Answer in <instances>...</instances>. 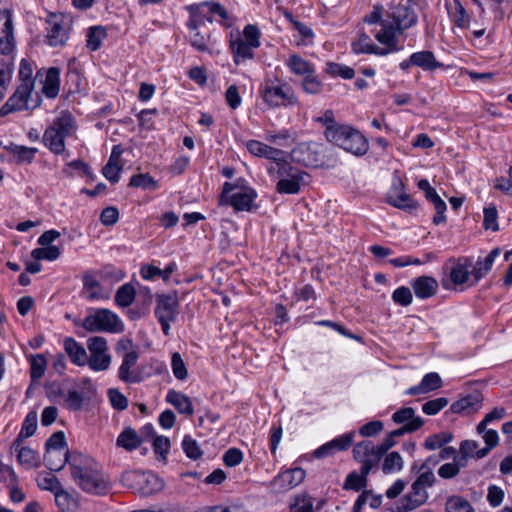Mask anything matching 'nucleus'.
Masks as SVG:
<instances>
[{
    "instance_id": "obj_39",
    "label": "nucleus",
    "mask_w": 512,
    "mask_h": 512,
    "mask_svg": "<svg viewBox=\"0 0 512 512\" xmlns=\"http://www.w3.org/2000/svg\"><path fill=\"white\" fill-rule=\"evenodd\" d=\"M5 149L22 163H31L38 152L37 148L17 145L14 143L6 146Z\"/></svg>"
},
{
    "instance_id": "obj_10",
    "label": "nucleus",
    "mask_w": 512,
    "mask_h": 512,
    "mask_svg": "<svg viewBox=\"0 0 512 512\" xmlns=\"http://www.w3.org/2000/svg\"><path fill=\"white\" fill-rule=\"evenodd\" d=\"M41 99L28 82L21 83L14 94L1 107L0 114L7 115L20 110H33L40 105Z\"/></svg>"
},
{
    "instance_id": "obj_25",
    "label": "nucleus",
    "mask_w": 512,
    "mask_h": 512,
    "mask_svg": "<svg viewBox=\"0 0 512 512\" xmlns=\"http://www.w3.org/2000/svg\"><path fill=\"white\" fill-rule=\"evenodd\" d=\"M63 347L74 365L79 367L86 365L88 362V350H86L82 344L78 343L72 337H67L64 339Z\"/></svg>"
},
{
    "instance_id": "obj_26",
    "label": "nucleus",
    "mask_w": 512,
    "mask_h": 512,
    "mask_svg": "<svg viewBox=\"0 0 512 512\" xmlns=\"http://www.w3.org/2000/svg\"><path fill=\"white\" fill-rule=\"evenodd\" d=\"M83 291L88 300H98L107 298L104 293L103 287L100 284L96 272L88 271L83 277Z\"/></svg>"
},
{
    "instance_id": "obj_51",
    "label": "nucleus",
    "mask_w": 512,
    "mask_h": 512,
    "mask_svg": "<svg viewBox=\"0 0 512 512\" xmlns=\"http://www.w3.org/2000/svg\"><path fill=\"white\" fill-rule=\"evenodd\" d=\"M84 397L82 393L75 389H69L64 395V407L70 411H79L82 409Z\"/></svg>"
},
{
    "instance_id": "obj_7",
    "label": "nucleus",
    "mask_w": 512,
    "mask_h": 512,
    "mask_svg": "<svg viewBox=\"0 0 512 512\" xmlns=\"http://www.w3.org/2000/svg\"><path fill=\"white\" fill-rule=\"evenodd\" d=\"M154 314L164 335L170 334L171 323L177 320L179 315V299L176 292L157 294L155 298Z\"/></svg>"
},
{
    "instance_id": "obj_2",
    "label": "nucleus",
    "mask_w": 512,
    "mask_h": 512,
    "mask_svg": "<svg viewBox=\"0 0 512 512\" xmlns=\"http://www.w3.org/2000/svg\"><path fill=\"white\" fill-rule=\"evenodd\" d=\"M70 471L72 479L84 492L95 495H104L108 492L109 481L90 456L72 452Z\"/></svg>"
},
{
    "instance_id": "obj_59",
    "label": "nucleus",
    "mask_w": 512,
    "mask_h": 512,
    "mask_svg": "<svg viewBox=\"0 0 512 512\" xmlns=\"http://www.w3.org/2000/svg\"><path fill=\"white\" fill-rule=\"evenodd\" d=\"M326 71L332 76H339L343 79H352L355 75L351 67L338 63H328Z\"/></svg>"
},
{
    "instance_id": "obj_33",
    "label": "nucleus",
    "mask_w": 512,
    "mask_h": 512,
    "mask_svg": "<svg viewBox=\"0 0 512 512\" xmlns=\"http://www.w3.org/2000/svg\"><path fill=\"white\" fill-rule=\"evenodd\" d=\"M166 401L174 406L181 414L191 416L194 413L190 398L181 392L169 390L166 395Z\"/></svg>"
},
{
    "instance_id": "obj_36",
    "label": "nucleus",
    "mask_w": 512,
    "mask_h": 512,
    "mask_svg": "<svg viewBox=\"0 0 512 512\" xmlns=\"http://www.w3.org/2000/svg\"><path fill=\"white\" fill-rule=\"evenodd\" d=\"M286 65L289 67L292 73L304 77L310 74H314L315 72L313 64L296 54L289 56V58L286 60Z\"/></svg>"
},
{
    "instance_id": "obj_46",
    "label": "nucleus",
    "mask_w": 512,
    "mask_h": 512,
    "mask_svg": "<svg viewBox=\"0 0 512 512\" xmlns=\"http://www.w3.org/2000/svg\"><path fill=\"white\" fill-rule=\"evenodd\" d=\"M452 439L453 436L451 433L440 432L438 434L428 436L424 442V447L427 450L441 449L444 445L450 443Z\"/></svg>"
},
{
    "instance_id": "obj_5",
    "label": "nucleus",
    "mask_w": 512,
    "mask_h": 512,
    "mask_svg": "<svg viewBox=\"0 0 512 512\" xmlns=\"http://www.w3.org/2000/svg\"><path fill=\"white\" fill-rule=\"evenodd\" d=\"M256 198L257 193L250 186L242 185L240 181L225 182L219 197V205H230L236 211H251Z\"/></svg>"
},
{
    "instance_id": "obj_60",
    "label": "nucleus",
    "mask_w": 512,
    "mask_h": 512,
    "mask_svg": "<svg viewBox=\"0 0 512 512\" xmlns=\"http://www.w3.org/2000/svg\"><path fill=\"white\" fill-rule=\"evenodd\" d=\"M17 458L19 463L27 468L36 467L38 464L36 452L29 447H22L18 452Z\"/></svg>"
},
{
    "instance_id": "obj_1",
    "label": "nucleus",
    "mask_w": 512,
    "mask_h": 512,
    "mask_svg": "<svg viewBox=\"0 0 512 512\" xmlns=\"http://www.w3.org/2000/svg\"><path fill=\"white\" fill-rule=\"evenodd\" d=\"M364 20L374 25L371 33L382 47L375 45L368 34L362 33L352 43V50L356 54L386 56L402 49L398 43V35L414 26L417 23V16L406 6H397L391 12H385L382 7H374Z\"/></svg>"
},
{
    "instance_id": "obj_18",
    "label": "nucleus",
    "mask_w": 512,
    "mask_h": 512,
    "mask_svg": "<svg viewBox=\"0 0 512 512\" xmlns=\"http://www.w3.org/2000/svg\"><path fill=\"white\" fill-rule=\"evenodd\" d=\"M305 476V470L300 467H296L280 473L274 478L272 484L279 491H288L301 484L304 481Z\"/></svg>"
},
{
    "instance_id": "obj_31",
    "label": "nucleus",
    "mask_w": 512,
    "mask_h": 512,
    "mask_svg": "<svg viewBox=\"0 0 512 512\" xmlns=\"http://www.w3.org/2000/svg\"><path fill=\"white\" fill-rule=\"evenodd\" d=\"M471 261L469 258H460L452 266L449 272V280L456 286L463 285L469 280L471 272L469 266Z\"/></svg>"
},
{
    "instance_id": "obj_9",
    "label": "nucleus",
    "mask_w": 512,
    "mask_h": 512,
    "mask_svg": "<svg viewBox=\"0 0 512 512\" xmlns=\"http://www.w3.org/2000/svg\"><path fill=\"white\" fill-rule=\"evenodd\" d=\"M88 362L86 365L94 372L107 371L112 363V356L106 338L93 336L87 339Z\"/></svg>"
},
{
    "instance_id": "obj_3",
    "label": "nucleus",
    "mask_w": 512,
    "mask_h": 512,
    "mask_svg": "<svg viewBox=\"0 0 512 512\" xmlns=\"http://www.w3.org/2000/svg\"><path fill=\"white\" fill-rule=\"evenodd\" d=\"M76 131V121L68 111H62L43 133L42 141L46 148L54 154L65 152V139Z\"/></svg>"
},
{
    "instance_id": "obj_16",
    "label": "nucleus",
    "mask_w": 512,
    "mask_h": 512,
    "mask_svg": "<svg viewBox=\"0 0 512 512\" xmlns=\"http://www.w3.org/2000/svg\"><path fill=\"white\" fill-rule=\"evenodd\" d=\"M14 50L12 17L8 10L0 11V53L7 55Z\"/></svg>"
},
{
    "instance_id": "obj_44",
    "label": "nucleus",
    "mask_w": 512,
    "mask_h": 512,
    "mask_svg": "<svg viewBox=\"0 0 512 512\" xmlns=\"http://www.w3.org/2000/svg\"><path fill=\"white\" fill-rule=\"evenodd\" d=\"M205 9H207V11L210 14L217 15L223 20L228 19V13H227L226 9L221 4L216 3V2L207 1V2L201 3L195 11V12L202 11V13L204 15V16H202L203 23L205 22V20L212 22V19L210 17L206 16Z\"/></svg>"
},
{
    "instance_id": "obj_17",
    "label": "nucleus",
    "mask_w": 512,
    "mask_h": 512,
    "mask_svg": "<svg viewBox=\"0 0 512 512\" xmlns=\"http://www.w3.org/2000/svg\"><path fill=\"white\" fill-rule=\"evenodd\" d=\"M354 432H349L343 435H340L333 440L323 444L319 448H317L313 455L316 458H324L330 455H333L337 451H345L347 450L354 441Z\"/></svg>"
},
{
    "instance_id": "obj_13",
    "label": "nucleus",
    "mask_w": 512,
    "mask_h": 512,
    "mask_svg": "<svg viewBox=\"0 0 512 512\" xmlns=\"http://www.w3.org/2000/svg\"><path fill=\"white\" fill-rule=\"evenodd\" d=\"M386 201L393 207L406 211H412L418 207L417 202L406 193L405 186L400 178L394 179L386 195Z\"/></svg>"
},
{
    "instance_id": "obj_11",
    "label": "nucleus",
    "mask_w": 512,
    "mask_h": 512,
    "mask_svg": "<svg viewBox=\"0 0 512 512\" xmlns=\"http://www.w3.org/2000/svg\"><path fill=\"white\" fill-rule=\"evenodd\" d=\"M354 459L362 464L361 472L368 475L382 458L377 446L370 440L357 443L353 448Z\"/></svg>"
},
{
    "instance_id": "obj_63",
    "label": "nucleus",
    "mask_w": 512,
    "mask_h": 512,
    "mask_svg": "<svg viewBox=\"0 0 512 512\" xmlns=\"http://www.w3.org/2000/svg\"><path fill=\"white\" fill-rule=\"evenodd\" d=\"M484 220L483 226L486 230L497 231L498 227V212L495 206H489L484 208Z\"/></svg>"
},
{
    "instance_id": "obj_40",
    "label": "nucleus",
    "mask_w": 512,
    "mask_h": 512,
    "mask_svg": "<svg viewBox=\"0 0 512 512\" xmlns=\"http://www.w3.org/2000/svg\"><path fill=\"white\" fill-rule=\"evenodd\" d=\"M37 429V414L29 412L22 424L21 430L17 436L15 444L19 445L24 439L31 437Z\"/></svg>"
},
{
    "instance_id": "obj_14",
    "label": "nucleus",
    "mask_w": 512,
    "mask_h": 512,
    "mask_svg": "<svg viewBox=\"0 0 512 512\" xmlns=\"http://www.w3.org/2000/svg\"><path fill=\"white\" fill-rule=\"evenodd\" d=\"M46 41L51 47L63 46L68 40V28L60 15H50L47 19Z\"/></svg>"
},
{
    "instance_id": "obj_4",
    "label": "nucleus",
    "mask_w": 512,
    "mask_h": 512,
    "mask_svg": "<svg viewBox=\"0 0 512 512\" xmlns=\"http://www.w3.org/2000/svg\"><path fill=\"white\" fill-rule=\"evenodd\" d=\"M259 95L272 109L293 106L298 102L293 87L279 77L266 78L259 87Z\"/></svg>"
},
{
    "instance_id": "obj_53",
    "label": "nucleus",
    "mask_w": 512,
    "mask_h": 512,
    "mask_svg": "<svg viewBox=\"0 0 512 512\" xmlns=\"http://www.w3.org/2000/svg\"><path fill=\"white\" fill-rule=\"evenodd\" d=\"M416 419H422L420 416L415 415V410L411 407L401 408L392 415V420L396 424H411Z\"/></svg>"
},
{
    "instance_id": "obj_45",
    "label": "nucleus",
    "mask_w": 512,
    "mask_h": 512,
    "mask_svg": "<svg viewBox=\"0 0 512 512\" xmlns=\"http://www.w3.org/2000/svg\"><path fill=\"white\" fill-rule=\"evenodd\" d=\"M451 18L453 23L461 29H468L470 26V16L464 6L458 0L454 1V8L451 12Z\"/></svg>"
},
{
    "instance_id": "obj_12",
    "label": "nucleus",
    "mask_w": 512,
    "mask_h": 512,
    "mask_svg": "<svg viewBox=\"0 0 512 512\" xmlns=\"http://www.w3.org/2000/svg\"><path fill=\"white\" fill-rule=\"evenodd\" d=\"M126 476L135 483L137 491L145 496L158 493L164 488L163 480L151 472L133 471Z\"/></svg>"
},
{
    "instance_id": "obj_21",
    "label": "nucleus",
    "mask_w": 512,
    "mask_h": 512,
    "mask_svg": "<svg viewBox=\"0 0 512 512\" xmlns=\"http://www.w3.org/2000/svg\"><path fill=\"white\" fill-rule=\"evenodd\" d=\"M138 358L139 353L123 355L118 369V378L124 383H139L141 381V377L135 368Z\"/></svg>"
},
{
    "instance_id": "obj_29",
    "label": "nucleus",
    "mask_w": 512,
    "mask_h": 512,
    "mask_svg": "<svg viewBox=\"0 0 512 512\" xmlns=\"http://www.w3.org/2000/svg\"><path fill=\"white\" fill-rule=\"evenodd\" d=\"M341 148L353 155L362 156L367 153L369 144L365 136L355 129Z\"/></svg>"
},
{
    "instance_id": "obj_64",
    "label": "nucleus",
    "mask_w": 512,
    "mask_h": 512,
    "mask_svg": "<svg viewBox=\"0 0 512 512\" xmlns=\"http://www.w3.org/2000/svg\"><path fill=\"white\" fill-rule=\"evenodd\" d=\"M448 405V399L445 397L436 398L433 400H429L422 405V411L426 415H436L440 412L444 407Z\"/></svg>"
},
{
    "instance_id": "obj_38",
    "label": "nucleus",
    "mask_w": 512,
    "mask_h": 512,
    "mask_svg": "<svg viewBox=\"0 0 512 512\" xmlns=\"http://www.w3.org/2000/svg\"><path fill=\"white\" fill-rule=\"evenodd\" d=\"M425 197L428 201H430L433 204L434 209L436 211V214L433 217V222L436 225L444 223L446 221V203L440 198V196L437 194L436 190L433 187H431V189L425 193Z\"/></svg>"
},
{
    "instance_id": "obj_47",
    "label": "nucleus",
    "mask_w": 512,
    "mask_h": 512,
    "mask_svg": "<svg viewBox=\"0 0 512 512\" xmlns=\"http://www.w3.org/2000/svg\"><path fill=\"white\" fill-rule=\"evenodd\" d=\"M47 367L46 358L42 354L30 358V376L33 381L39 380L45 374Z\"/></svg>"
},
{
    "instance_id": "obj_20",
    "label": "nucleus",
    "mask_w": 512,
    "mask_h": 512,
    "mask_svg": "<svg viewBox=\"0 0 512 512\" xmlns=\"http://www.w3.org/2000/svg\"><path fill=\"white\" fill-rule=\"evenodd\" d=\"M428 499V492L412 484L410 491L400 500L399 512H409L423 505Z\"/></svg>"
},
{
    "instance_id": "obj_42",
    "label": "nucleus",
    "mask_w": 512,
    "mask_h": 512,
    "mask_svg": "<svg viewBox=\"0 0 512 512\" xmlns=\"http://www.w3.org/2000/svg\"><path fill=\"white\" fill-rule=\"evenodd\" d=\"M62 173L65 177L73 178L74 176H90L91 171L84 161L82 160H73L68 162L62 170Z\"/></svg>"
},
{
    "instance_id": "obj_32",
    "label": "nucleus",
    "mask_w": 512,
    "mask_h": 512,
    "mask_svg": "<svg viewBox=\"0 0 512 512\" xmlns=\"http://www.w3.org/2000/svg\"><path fill=\"white\" fill-rule=\"evenodd\" d=\"M411 62H413L414 66L426 71H434L444 66L443 63L437 61L434 53L428 50L412 53Z\"/></svg>"
},
{
    "instance_id": "obj_58",
    "label": "nucleus",
    "mask_w": 512,
    "mask_h": 512,
    "mask_svg": "<svg viewBox=\"0 0 512 512\" xmlns=\"http://www.w3.org/2000/svg\"><path fill=\"white\" fill-rule=\"evenodd\" d=\"M368 475L358 474L357 472H351L346 477L343 488L345 490H355L359 491L366 485V477Z\"/></svg>"
},
{
    "instance_id": "obj_37",
    "label": "nucleus",
    "mask_w": 512,
    "mask_h": 512,
    "mask_svg": "<svg viewBox=\"0 0 512 512\" xmlns=\"http://www.w3.org/2000/svg\"><path fill=\"white\" fill-rule=\"evenodd\" d=\"M354 130L355 129L351 126L339 124L335 128L329 127L328 131L324 132V134L329 142L342 147V145H345L347 137H349Z\"/></svg>"
},
{
    "instance_id": "obj_50",
    "label": "nucleus",
    "mask_w": 512,
    "mask_h": 512,
    "mask_svg": "<svg viewBox=\"0 0 512 512\" xmlns=\"http://www.w3.org/2000/svg\"><path fill=\"white\" fill-rule=\"evenodd\" d=\"M61 255V251L57 246H43L41 248H35L31 252V256L39 260L54 261Z\"/></svg>"
},
{
    "instance_id": "obj_22",
    "label": "nucleus",
    "mask_w": 512,
    "mask_h": 512,
    "mask_svg": "<svg viewBox=\"0 0 512 512\" xmlns=\"http://www.w3.org/2000/svg\"><path fill=\"white\" fill-rule=\"evenodd\" d=\"M411 287L418 299L425 300L436 295L439 284L432 276H419L411 282Z\"/></svg>"
},
{
    "instance_id": "obj_30",
    "label": "nucleus",
    "mask_w": 512,
    "mask_h": 512,
    "mask_svg": "<svg viewBox=\"0 0 512 512\" xmlns=\"http://www.w3.org/2000/svg\"><path fill=\"white\" fill-rule=\"evenodd\" d=\"M70 455L68 449H49L44 454V463L48 469L59 471L66 463L70 465Z\"/></svg>"
},
{
    "instance_id": "obj_43",
    "label": "nucleus",
    "mask_w": 512,
    "mask_h": 512,
    "mask_svg": "<svg viewBox=\"0 0 512 512\" xmlns=\"http://www.w3.org/2000/svg\"><path fill=\"white\" fill-rule=\"evenodd\" d=\"M107 33L104 27L94 26L90 27L87 32L86 46L91 51H96L100 48L102 41L106 38Z\"/></svg>"
},
{
    "instance_id": "obj_27",
    "label": "nucleus",
    "mask_w": 512,
    "mask_h": 512,
    "mask_svg": "<svg viewBox=\"0 0 512 512\" xmlns=\"http://www.w3.org/2000/svg\"><path fill=\"white\" fill-rule=\"evenodd\" d=\"M501 254V249L496 247L483 259L479 258L472 271L473 284L478 283L492 269L495 259Z\"/></svg>"
},
{
    "instance_id": "obj_57",
    "label": "nucleus",
    "mask_w": 512,
    "mask_h": 512,
    "mask_svg": "<svg viewBox=\"0 0 512 512\" xmlns=\"http://www.w3.org/2000/svg\"><path fill=\"white\" fill-rule=\"evenodd\" d=\"M171 367L174 376L178 380H186L188 377V371L186 365L178 352H174L171 358Z\"/></svg>"
},
{
    "instance_id": "obj_28",
    "label": "nucleus",
    "mask_w": 512,
    "mask_h": 512,
    "mask_svg": "<svg viewBox=\"0 0 512 512\" xmlns=\"http://www.w3.org/2000/svg\"><path fill=\"white\" fill-rule=\"evenodd\" d=\"M441 386H442V379L439 376V374L435 373V372H431V373L426 374L418 385L413 386V387L409 388L408 390H406L405 394L412 395V396L419 395V394H426V393H429L436 389H439Z\"/></svg>"
},
{
    "instance_id": "obj_34",
    "label": "nucleus",
    "mask_w": 512,
    "mask_h": 512,
    "mask_svg": "<svg viewBox=\"0 0 512 512\" xmlns=\"http://www.w3.org/2000/svg\"><path fill=\"white\" fill-rule=\"evenodd\" d=\"M60 90V70L56 67L49 68L45 73L42 92L48 98H55Z\"/></svg>"
},
{
    "instance_id": "obj_54",
    "label": "nucleus",
    "mask_w": 512,
    "mask_h": 512,
    "mask_svg": "<svg viewBox=\"0 0 512 512\" xmlns=\"http://www.w3.org/2000/svg\"><path fill=\"white\" fill-rule=\"evenodd\" d=\"M506 415V410L503 407H496L491 412L485 415L482 421H480L476 427L477 433H482L485 428L493 421H499Z\"/></svg>"
},
{
    "instance_id": "obj_49",
    "label": "nucleus",
    "mask_w": 512,
    "mask_h": 512,
    "mask_svg": "<svg viewBox=\"0 0 512 512\" xmlns=\"http://www.w3.org/2000/svg\"><path fill=\"white\" fill-rule=\"evenodd\" d=\"M135 299V289L130 284L122 285L116 292L115 301L121 307L130 306Z\"/></svg>"
},
{
    "instance_id": "obj_23",
    "label": "nucleus",
    "mask_w": 512,
    "mask_h": 512,
    "mask_svg": "<svg viewBox=\"0 0 512 512\" xmlns=\"http://www.w3.org/2000/svg\"><path fill=\"white\" fill-rule=\"evenodd\" d=\"M482 403L483 396L479 392H475L455 401L450 410L453 413L470 415L477 412L482 407Z\"/></svg>"
},
{
    "instance_id": "obj_55",
    "label": "nucleus",
    "mask_w": 512,
    "mask_h": 512,
    "mask_svg": "<svg viewBox=\"0 0 512 512\" xmlns=\"http://www.w3.org/2000/svg\"><path fill=\"white\" fill-rule=\"evenodd\" d=\"M446 511L447 512H474L470 503L458 496H453L448 499L446 503Z\"/></svg>"
},
{
    "instance_id": "obj_56",
    "label": "nucleus",
    "mask_w": 512,
    "mask_h": 512,
    "mask_svg": "<svg viewBox=\"0 0 512 512\" xmlns=\"http://www.w3.org/2000/svg\"><path fill=\"white\" fill-rule=\"evenodd\" d=\"M129 185L145 190H155L158 187L157 182L149 174H137L132 176Z\"/></svg>"
},
{
    "instance_id": "obj_48",
    "label": "nucleus",
    "mask_w": 512,
    "mask_h": 512,
    "mask_svg": "<svg viewBox=\"0 0 512 512\" xmlns=\"http://www.w3.org/2000/svg\"><path fill=\"white\" fill-rule=\"evenodd\" d=\"M402 468L403 459L398 452L393 451L386 455L382 465V470L385 474L399 472Z\"/></svg>"
},
{
    "instance_id": "obj_19",
    "label": "nucleus",
    "mask_w": 512,
    "mask_h": 512,
    "mask_svg": "<svg viewBox=\"0 0 512 512\" xmlns=\"http://www.w3.org/2000/svg\"><path fill=\"white\" fill-rule=\"evenodd\" d=\"M202 16H204L202 11L193 12L189 22L187 23V26L191 31V35H190L191 45L198 51L208 52L209 51V45H208L209 36L203 35L198 31L199 26L203 24Z\"/></svg>"
},
{
    "instance_id": "obj_61",
    "label": "nucleus",
    "mask_w": 512,
    "mask_h": 512,
    "mask_svg": "<svg viewBox=\"0 0 512 512\" xmlns=\"http://www.w3.org/2000/svg\"><path fill=\"white\" fill-rule=\"evenodd\" d=\"M301 86L304 92L312 95L321 93L323 88L321 81L313 74L305 76L302 80Z\"/></svg>"
},
{
    "instance_id": "obj_24",
    "label": "nucleus",
    "mask_w": 512,
    "mask_h": 512,
    "mask_svg": "<svg viewBox=\"0 0 512 512\" xmlns=\"http://www.w3.org/2000/svg\"><path fill=\"white\" fill-rule=\"evenodd\" d=\"M230 49L233 55V61L236 65L254 58L255 48L251 47L245 40H242L240 34L231 38Z\"/></svg>"
},
{
    "instance_id": "obj_52",
    "label": "nucleus",
    "mask_w": 512,
    "mask_h": 512,
    "mask_svg": "<svg viewBox=\"0 0 512 512\" xmlns=\"http://www.w3.org/2000/svg\"><path fill=\"white\" fill-rule=\"evenodd\" d=\"M242 40H245L251 47L255 49L261 45L260 37L261 31L257 25L248 24L243 29Z\"/></svg>"
},
{
    "instance_id": "obj_8",
    "label": "nucleus",
    "mask_w": 512,
    "mask_h": 512,
    "mask_svg": "<svg viewBox=\"0 0 512 512\" xmlns=\"http://www.w3.org/2000/svg\"><path fill=\"white\" fill-rule=\"evenodd\" d=\"M82 327L89 332L118 333L123 330V323L114 312L102 308L89 312Z\"/></svg>"
},
{
    "instance_id": "obj_35",
    "label": "nucleus",
    "mask_w": 512,
    "mask_h": 512,
    "mask_svg": "<svg viewBox=\"0 0 512 512\" xmlns=\"http://www.w3.org/2000/svg\"><path fill=\"white\" fill-rule=\"evenodd\" d=\"M143 442V439L131 427L125 428L118 436L117 446L127 450L133 451L137 449Z\"/></svg>"
},
{
    "instance_id": "obj_15",
    "label": "nucleus",
    "mask_w": 512,
    "mask_h": 512,
    "mask_svg": "<svg viewBox=\"0 0 512 512\" xmlns=\"http://www.w3.org/2000/svg\"><path fill=\"white\" fill-rule=\"evenodd\" d=\"M319 148L314 142L299 143L291 152L292 159L304 166L316 167L321 162Z\"/></svg>"
},
{
    "instance_id": "obj_41",
    "label": "nucleus",
    "mask_w": 512,
    "mask_h": 512,
    "mask_svg": "<svg viewBox=\"0 0 512 512\" xmlns=\"http://www.w3.org/2000/svg\"><path fill=\"white\" fill-rule=\"evenodd\" d=\"M314 499L307 493L294 496L289 508L292 512H314Z\"/></svg>"
},
{
    "instance_id": "obj_62",
    "label": "nucleus",
    "mask_w": 512,
    "mask_h": 512,
    "mask_svg": "<svg viewBox=\"0 0 512 512\" xmlns=\"http://www.w3.org/2000/svg\"><path fill=\"white\" fill-rule=\"evenodd\" d=\"M182 447L187 457L193 460H197L202 456V450L198 443L190 436L184 437Z\"/></svg>"
},
{
    "instance_id": "obj_6",
    "label": "nucleus",
    "mask_w": 512,
    "mask_h": 512,
    "mask_svg": "<svg viewBox=\"0 0 512 512\" xmlns=\"http://www.w3.org/2000/svg\"><path fill=\"white\" fill-rule=\"evenodd\" d=\"M268 174L278 179L276 191L280 194H297L307 174L293 167L290 163H282L280 167L269 166Z\"/></svg>"
}]
</instances>
